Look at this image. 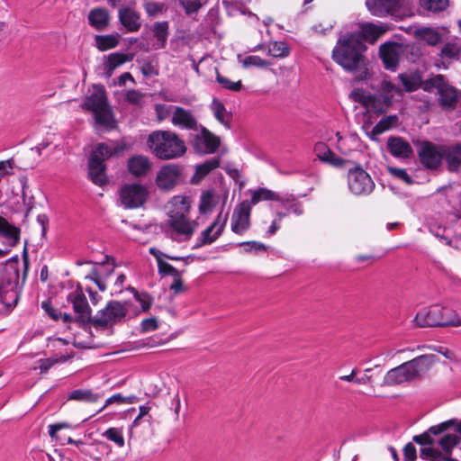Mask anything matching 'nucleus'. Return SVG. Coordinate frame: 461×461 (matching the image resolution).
Returning <instances> with one entry per match:
<instances>
[{"label":"nucleus","instance_id":"b1692460","mask_svg":"<svg viewBox=\"0 0 461 461\" xmlns=\"http://www.w3.org/2000/svg\"><path fill=\"white\" fill-rule=\"evenodd\" d=\"M447 166L451 172H461V142L452 146H445L443 149Z\"/></svg>","mask_w":461,"mask_h":461},{"label":"nucleus","instance_id":"f03ea898","mask_svg":"<svg viewBox=\"0 0 461 461\" xmlns=\"http://www.w3.org/2000/svg\"><path fill=\"white\" fill-rule=\"evenodd\" d=\"M148 145L158 158L169 160L180 158L186 151L183 140L170 131H155L149 135Z\"/></svg>","mask_w":461,"mask_h":461},{"label":"nucleus","instance_id":"5701e85b","mask_svg":"<svg viewBox=\"0 0 461 461\" xmlns=\"http://www.w3.org/2000/svg\"><path fill=\"white\" fill-rule=\"evenodd\" d=\"M171 122L175 126L183 129L191 130L195 129L197 126V121L193 113L180 106L175 107Z\"/></svg>","mask_w":461,"mask_h":461},{"label":"nucleus","instance_id":"1a4fd4ad","mask_svg":"<svg viewBox=\"0 0 461 461\" xmlns=\"http://www.w3.org/2000/svg\"><path fill=\"white\" fill-rule=\"evenodd\" d=\"M147 188L140 184H128L122 186L119 192L120 200L126 208L141 206L148 198Z\"/></svg>","mask_w":461,"mask_h":461},{"label":"nucleus","instance_id":"c03bdc74","mask_svg":"<svg viewBox=\"0 0 461 461\" xmlns=\"http://www.w3.org/2000/svg\"><path fill=\"white\" fill-rule=\"evenodd\" d=\"M289 53L290 49L284 41H273L268 45L267 54L274 58H285Z\"/></svg>","mask_w":461,"mask_h":461},{"label":"nucleus","instance_id":"79ce46f5","mask_svg":"<svg viewBox=\"0 0 461 461\" xmlns=\"http://www.w3.org/2000/svg\"><path fill=\"white\" fill-rule=\"evenodd\" d=\"M461 53V40L452 39L441 50L442 56L448 59H457Z\"/></svg>","mask_w":461,"mask_h":461},{"label":"nucleus","instance_id":"864d4df0","mask_svg":"<svg viewBox=\"0 0 461 461\" xmlns=\"http://www.w3.org/2000/svg\"><path fill=\"white\" fill-rule=\"evenodd\" d=\"M108 440L114 442L118 447H122L125 444L122 429L117 428H109L104 434Z\"/></svg>","mask_w":461,"mask_h":461},{"label":"nucleus","instance_id":"a878e982","mask_svg":"<svg viewBox=\"0 0 461 461\" xmlns=\"http://www.w3.org/2000/svg\"><path fill=\"white\" fill-rule=\"evenodd\" d=\"M151 31L156 41L152 44V50H159L165 48L169 34V24L167 22H157Z\"/></svg>","mask_w":461,"mask_h":461},{"label":"nucleus","instance_id":"393cba45","mask_svg":"<svg viewBox=\"0 0 461 461\" xmlns=\"http://www.w3.org/2000/svg\"><path fill=\"white\" fill-rule=\"evenodd\" d=\"M400 0H366L368 10L376 16H384L395 9Z\"/></svg>","mask_w":461,"mask_h":461},{"label":"nucleus","instance_id":"e433bc0d","mask_svg":"<svg viewBox=\"0 0 461 461\" xmlns=\"http://www.w3.org/2000/svg\"><path fill=\"white\" fill-rule=\"evenodd\" d=\"M133 59V55H128L119 52H114L107 57V62L105 64V68L111 75L113 71L118 68L119 66L124 64L127 61H131Z\"/></svg>","mask_w":461,"mask_h":461},{"label":"nucleus","instance_id":"7c9ffc66","mask_svg":"<svg viewBox=\"0 0 461 461\" xmlns=\"http://www.w3.org/2000/svg\"><path fill=\"white\" fill-rule=\"evenodd\" d=\"M398 124V117L396 115H389L383 117L375 126L373 127L370 132H367L369 138L373 140L383 132L390 130Z\"/></svg>","mask_w":461,"mask_h":461},{"label":"nucleus","instance_id":"5fc2aeb1","mask_svg":"<svg viewBox=\"0 0 461 461\" xmlns=\"http://www.w3.org/2000/svg\"><path fill=\"white\" fill-rule=\"evenodd\" d=\"M216 80L223 88L230 91L237 92L240 91L242 87L240 80L234 82L228 77L220 75L219 73L217 74Z\"/></svg>","mask_w":461,"mask_h":461},{"label":"nucleus","instance_id":"49530a36","mask_svg":"<svg viewBox=\"0 0 461 461\" xmlns=\"http://www.w3.org/2000/svg\"><path fill=\"white\" fill-rule=\"evenodd\" d=\"M416 35L429 45H436L440 41L439 33L430 28H421L416 31Z\"/></svg>","mask_w":461,"mask_h":461},{"label":"nucleus","instance_id":"13d9d810","mask_svg":"<svg viewBox=\"0 0 461 461\" xmlns=\"http://www.w3.org/2000/svg\"><path fill=\"white\" fill-rule=\"evenodd\" d=\"M144 10L150 17H156L164 11V4L149 1L143 5Z\"/></svg>","mask_w":461,"mask_h":461},{"label":"nucleus","instance_id":"f8f14e48","mask_svg":"<svg viewBox=\"0 0 461 461\" xmlns=\"http://www.w3.org/2000/svg\"><path fill=\"white\" fill-rule=\"evenodd\" d=\"M442 306L435 304L419 311L413 320L419 327H437L442 325Z\"/></svg>","mask_w":461,"mask_h":461},{"label":"nucleus","instance_id":"cd10ccee","mask_svg":"<svg viewBox=\"0 0 461 461\" xmlns=\"http://www.w3.org/2000/svg\"><path fill=\"white\" fill-rule=\"evenodd\" d=\"M314 152L319 159L323 162L335 167H342L344 165V159L337 157L323 142H319L315 145Z\"/></svg>","mask_w":461,"mask_h":461},{"label":"nucleus","instance_id":"a18cd8bd","mask_svg":"<svg viewBox=\"0 0 461 461\" xmlns=\"http://www.w3.org/2000/svg\"><path fill=\"white\" fill-rule=\"evenodd\" d=\"M113 271V266H104V264H95L91 272L86 276V279L97 282L100 278H104Z\"/></svg>","mask_w":461,"mask_h":461},{"label":"nucleus","instance_id":"e2e57ef3","mask_svg":"<svg viewBox=\"0 0 461 461\" xmlns=\"http://www.w3.org/2000/svg\"><path fill=\"white\" fill-rule=\"evenodd\" d=\"M287 212H277L274 220L272 221L267 233L269 236H273L281 227L283 219L287 215Z\"/></svg>","mask_w":461,"mask_h":461},{"label":"nucleus","instance_id":"774afa93","mask_svg":"<svg viewBox=\"0 0 461 461\" xmlns=\"http://www.w3.org/2000/svg\"><path fill=\"white\" fill-rule=\"evenodd\" d=\"M158 270L160 273L165 275H170L173 277L181 276L180 272L177 269H176L170 264L164 262L162 260H158Z\"/></svg>","mask_w":461,"mask_h":461},{"label":"nucleus","instance_id":"2f4dec72","mask_svg":"<svg viewBox=\"0 0 461 461\" xmlns=\"http://www.w3.org/2000/svg\"><path fill=\"white\" fill-rule=\"evenodd\" d=\"M361 34L360 37L362 41L365 39L366 41L374 43L379 37H381L385 32L386 28L382 25L374 24L371 23H363L360 26Z\"/></svg>","mask_w":461,"mask_h":461},{"label":"nucleus","instance_id":"423d86ee","mask_svg":"<svg viewBox=\"0 0 461 461\" xmlns=\"http://www.w3.org/2000/svg\"><path fill=\"white\" fill-rule=\"evenodd\" d=\"M128 302L111 301L106 306L98 311L93 317L92 326L96 329H106L121 321L128 312Z\"/></svg>","mask_w":461,"mask_h":461},{"label":"nucleus","instance_id":"dca6fc26","mask_svg":"<svg viewBox=\"0 0 461 461\" xmlns=\"http://www.w3.org/2000/svg\"><path fill=\"white\" fill-rule=\"evenodd\" d=\"M180 168L176 165L163 167L157 175L156 183L159 189L171 190L179 181Z\"/></svg>","mask_w":461,"mask_h":461},{"label":"nucleus","instance_id":"ddd939ff","mask_svg":"<svg viewBox=\"0 0 461 461\" xmlns=\"http://www.w3.org/2000/svg\"><path fill=\"white\" fill-rule=\"evenodd\" d=\"M403 53L402 44L387 42L380 46L379 54L385 68L394 71Z\"/></svg>","mask_w":461,"mask_h":461},{"label":"nucleus","instance_id":"4be33fe9","mask_svg":"<svg viewBox=\"0 0 461 461\" xmlns=\"http://www.w3.org/2000/svg\"><path fill=\"white\" fill-rule=\"evenodd\" d=\"M120 23L128 32H138L141 27L140 14L131 7L127 6L119 10Z\"/></svg>","mask_w":461,"mask_h":461},{"label":"nucleus","instance_id":"09e8293b","mask_svg":"<svg viewBox=\"0 0 461 461\" xmlns=\"http://www.w3.org/2000/svg\"><path fill=\"white\" fill-rule=\"evenodd\" d=\"M390 105H385L382 95H371L366 108L375 113H385Z\"/></svg>","mask_w":461,"mask_h":461},{"label":"nucleus","instance_id":"7ed1b4c3","mask_svg":"<svg viewBox=\"0 0 461 461\" xmlns=\"http://www.w3.org/2000/svg\"><path fill=\"white\" fill-rule=\"evenodd\" d=\"M169 224L176 236L188 240L197 228L194 221H189L187 214L190 209V201L185 196H174L168 203Z\"/></svg>","mask_w":461,"mask_h":461},{"label":"nucleus","instance_id":"0eeeda50","mask_svg":"<svg viewBox=\"0 0 461 461\" xmlns=\"http://www.w3.org/2000/svg\"><path fill=\"white\" fill-rule=\"evenodd\" d=\"M348 186L353 194L366 196L374 191L375 184L366 170L356 167L348 171Z\"/></svg>","mask_w":461,"mask_h":461},{"label":"nucleus","instance_id":"de8ad7c7","mask_svg":"<svg viewBox=\"0 0 461 461\" xmlns=\"http://www.w3.org/2000/svg\"><path fill=\"white\" fill-rule=\"evenodd\" d=\"M399 79L407 92L414 91L421 85V79L418 75L401 74Z\"/></svg>","mask_w":461,"mask_h":461},{"label":"nucleus","instance_id":"052dcab7","mask_svg":"<svg viewBox=\"0 0 461 461\" xmlns=\"http://www.w3.org/2000/svg\"><path fill=\"white\" fill-rule=\"evenodd\" d=\"M73 425L68 422H59L56 424L49 425V434L52 439L61 440V437L58 434L60 429H73Z\"/></svg>","mask_w":461,"mask_h":461},{"label":"nucleus","instance_id":"338daca9","mask_svg":"<svg viewBox=\"0 0 461 461\" xmlns=\"http://www.w3.org/2000/svg\"><path fill=\"white\" fill-rule=\"evenodd\" d=\"M370 96L371 95L359 88L354 89L350 94V97L355 102L360 103L364 106H366V104L369 102Z\"/></svg>","mask_w":461,"mask_h":461},{"label":"nucleus","instance_id":"c9c22d12","mask_svg":"<svg viewBox=\"0 0 461 461\" xmlns=\"http://www.w3.org/2000/svg\"><path fill=\"white\" fill-rule=\"evenodd\" d=\"M281 196L279 194L267 189V188H258L252 192L251 201L249 202L251 206L258 203L261 201H280Z\"/></svg>","mask_w":461,"mask_h":461},{"label":"nucleus","instance_id":"4c0bfd02","mask_svg":"<svg viewBox=\"0 0 461 461\" xmlns=\"http://www.w3.org/2000/svg\"><path fill=\"white\" fill-rule=\"evenodd\" d=\"M212 110L217 121L229 128L231 114L226 110L224 104L218 100H213Z\"/></svg>","mask_w":461,"mask_h":461},{"label":"nucleus","instance_id":"37998d69","mask_svg":"<svg viewBox=\"0 0 461 461\" xmlns=\"http://www.w3.org/2000/svg\"><path fill=\"white\" fill-rule=\"evenodd\" d=\"M219 165L220 159L218 158H212L205 162L196 166L195 176L198 177V180H201L212 170L217 168Z\"/></svg>","mask_w":461,"mask_h":461},{"label":"nucleus","instance_id":"c756f323","mask_svg":"<svg viewBox=\"0 0 461 461\" xmlns=\"http://www.w3.org/2000/svg\"><path fill=\"white\" fill-rule=\"evenodd\" d=\"M88 176L92 182L97 185H103L106 184L107 178L105 175V165L89 159Z\"/></svg>","mask_w":461,"mask_h":461},{"label":"nucleus","instance_id":"9b49d317","mask_svg":"<svg viewBox=\"0 0 461 461\" xmlns=\"http://www.w3.org/2000/svg\"><path fill=\"white\" fill-rule=\"evenodd\" d=\"M252 206L248 200L240 203L233 210L230 218V230L238 234L243 235L250 228V213Z\"/></svg>","mask_w":461,"mask_h":461},{"label":"nucleus","instance_id":"8fccbe9b","mask_svg":"<svg viewBox=\"0 0 461 461\" xmlns=\"http://www.w3.org/2000/svg\"><path fill=\"white\" fill-rule=\"evenodd\" d=\"M217 203V200L212 191H207L202 194L199 209L203 213L211 212Z\"/></svg>","mask_w":461,"mask_h":461},{"label":"nucleus","instance_id":"0e129e2a","mask_svg":"<svg viewBox=\"0 0 461 461\" xmlns=\"http://www.w3.org/2000/svg\"><path fill=\"white\" fill-rule=\"evenodd\" d=\"M145 95L138 90H129L126 93L125 99L132 104L140 105L143 103Z\"/></svg>","mask_w":461,"mask_h":461},{"label":"nucleus","instance_id":"9d476101","mask_svg":"<svg viewBox=\"0 0 461 461\" xmlns=\"http://www.w3.org/2000/svg\"><path fill=\"white\" fill-rule=\"evenodd\" d=\"M445 146H438L429 141L418 143V155L421 164L427 168L436 169L444 158Z\"/></svg>","mask_w":461,"mask_h":461},{"label":"nucleus","instance_id":"72a5a7b5","mask_svg":"<svg viewBox=\"0 0 461 461\" xmlns=\"http://www.w3.org/2000/svg\"><path fill=\"white\" fill-rule=\"evenodd\" d=\"M120 42L119 34L95 35V45L100 51L114 49Z\"/></svg>","mask_w":461,"mask_h":461},{"label":"nucleus","instance_id":"412c9836","mask_svg":"<svg viewBox=\"0 0 461 461\" xmlns=\"http://www.w3.org/2000/svg\"><path fill=\"white\" fill-rule=\"evenodd\" d=\"M387 149L393 157L402 159L411 158L413 153L410 143L398 136H392L388 138Z\"/></svg>","mask_w":461,"mask_h":461},{"label":"nucleus","instance_id":"f704fd0d","mask_svg":"<svg viewBox=\"0 0 461 461\" xmlns=\"http://www.w3.org/2000/svg\"><path fill=\"white\" fill-rule=\"evenodd\" d=\"M378 89L383 93L381 95L383 96L384 102L385 105H391L393 103V97L395 95H402V90L392 84L387 79H383L380 82Z\"/></svg>","mask_w":461,"mask_h":461},{"label":"nucleus","instance_id":"473e14b6","mask_svg":"<svg viewBox=\"0 0 461 461\" xmlns=\"http://www.w3.org/2000/svg\"><path fill=\"white\" fill-rule=\"evenodd\" d=\"M0 234L9 240L10 246H15L20 240V230L11 225L0 216Z\"/></svg>","mask_w":461,"mask_h":461},{"label":"nucleus","instance_id":"a211bd4d","mask_svg":"<svg viewBox=\"0 0 461 461\" xmlns=\"http://www.w3.org/2000/svg\"><path fill=\"white\" fill-rule=\"evenodd\" d=\"M193 145L196 151L210 154L217 149L220 145V140L206 129L203 128L201 132L196 134Z\"/></svg>","mask_w":461,"mask_h":461},{"label":"nucleus","instance_id":"a19ab883","mask_svg":"<svg viewBox=\"0 0 461 461\" xmlns=\"http://www.w3.org/2000/svg\"><path fill=\"white\" fill-rule=\"evenodd\" d=\"M68 398L78 402H95L99 399V395L88 389H77L72 391Z\"/></svg>","mask_w":461,"mask_h":461},{"label":"nucleus","instance_id":"603ef678","mask_svg":"<svg viewBox=\"0 0 461 461\" xmlns=\"http://www.w3.org/2000/svg\"><path fill=\"white\" fill-rule=\"evenodd\" d=\"M421 6L431 12H440L447 8L448 0H420Z\"/></svg>","mask_w":461,"mask_h":461},{"label":"nucleus","instance_id":"20e7f679","mask_svg":"<svg viewBox=\"0 0 461 461\" xmlns=\"http://www.w3.org/2000/svg\"><path fill=\"white\" fill-rule=\"evenodd\" d=\"M425 91L437 90L438 104L443 110H453L461 100V92L451 86L442 75L434 76L423 82Z\"/></svg>","mask_w":461,"mask_h":461},{"label":"nucleus","instance_id":"c85d7f7f","mask_svg":"<svg viewBox=\"0 0 461 461\" xmlns=\"http://www.w3.org/2000/svg\"><path fill=\"white\" fill-rule=\"evenodd\" d=\"M150 166L149 159L142 155L134 156L128 161V169L135 176L146 175Z\"/></svg>","mask_w":461,"mask_h":461},{"label":"nucleus","instance_id":"aec40b11","mask_svg":"<svg viewBox=\"0 0 461 461\" xmlns=\"http://www.w3.org/2000/svg\"><path fill=\"white\" fill-rule=\"evenodd\" d=\"M436 361L437 357L435 355L428 354L419 356L410 361H407V364L411 372V375L415 380L429 371Z\"/></svg>","mask_w":461,"mask_h":461},{"label":"nucleus","instance_id":"58836bf2","mask_svg":"<svg viewBox=\"0 0 461 461\" xmlns=\"http://www.w3.org/2000/svg\"><path fill=\"white\" fill-rule=\"evenodd\" d=\"M442 325L459 327L461 326V313L456 311L442 306Z\"/></svg>","mask_w":461,"mask_h":461},{"label":"nucleus","instance_id":"6ab92c4d","mask_svg":"<svg viewBox=\"0 0 461 461\" xmlns=\"http://www.w3.org/2000/svg\"><path fill=\"white\" fill-rule=\"evenodd\" d=\"M413 376L407 362L389 370L384 378V384L395 385L405 382L412 381Z\"/></svg>","mask_w":461,"mask_h":461},{"label":"nucleus","instance_id":"6e6d98bb","mask_svg":"<svg viewBox=\"0 0 461 461\" xmlns=\"http://www.w3.org/2000/svg\"><path fill=\"white\" fill-rule=\"evenodd\" d=\"M175 105H167L164 104H158L155 105V112L158 122H162L168 118L170 115L173 116V111Z\"/></svg>","mask_w":461,"mask_h":461},{"label":"nucleus","instance_id":"f3484780","mask_svg":"<svg viewBox=\"0 0 461 461\" xmlns=\"http://www.w3.org/2000/svg\"><path fill=\"white\" fill-rule=\"evenodd\" d=\"M454 423V420H449L438 425L431 426L426 432L414 436L413 441L422 446L433 447L436 444V439L433 437L439 436L447 431L452 428Z\"/></svg>","mask_w":461,"mask_h":461},{"label":"nucleus","instance_id":"f257e3e1","mask_svg":"<svg viewBox=\"0 0 461 461\" xmlns=\"http://www.w3.org/2000/svg\"><path fill=\"white\" fill-rule=\"evenodd\" d=\"M366 45L359 33H351L339 39L332 52L333 59L348 71H353L362 62Z\"/></svg>","mask_w":461,"mask_h":461},{"label":"nucleus","instance_id":"39448f33","mask_svg":"<svg viewBox=\"0 0 461 461\" xmlns=\"http://www.w3.org/2000/svg\"><path fill=\"white\" fill-rule=\"evenodd\" d=\"M82 109L91 111L97 124L104 127L113 125L112 112L107 104L106 94L103 86H94L93 92L82 104Z\"/></svg>","mask_w":461,"mask_h":461},{"label":"nucleus","instance_id":"6e6552de","mask_svg":"<svg viewBox=\"0 0 461 461\" xmlns=\"http://www.w3.org/2000/svg\"><path fill=\"white\" fill-rule=\"evenodd\" d=\"M67 300L72 304L76 321L92 324V310L80 285L68 294Z\"/></svg>","mask_w":461,"mask_h":461},{"label":"nucleus","instance_id":"680f3d73","mask_svg":"<svg viewBox=\"0 0 461 461\" xmlns=\"http://www.w3.org/2000/svg\"><path fill=\"white\" fill-rule=\"evenodd\" d=\"M129 289L134 293V297L140 303L142 312L148 311L152 303L149 295L145 293L140 294L132 287H130Z\"/></svg>","mask_w":461,"mask_h":461},{"label":"nucleus","instance_id":"bf43d9fd","mask_svg":"<svg viewBox=\"0 0 461 461\" xmlns=\"http://www.w3.org/2000/svg\"><path fill=\"white\" fill-rule=\"evenodd\" d=\"M388 173L393 176V177L402 180V182L411 185L412 183V179L408 175L407 171L402 168H397L393 167H387Z\"/></svg>","mask_w":461,"mask_h":461},{"label":"nucleus","instance_id":"bb28decb","mask_svg":"<svg viewBox=\"0 0 461 461\" xmlns=\"http://www.w3.org/2000/svg\"><path fill=\"white\" fill-rule=\"evenodd\" d=\"M89 24L97 31L104 30L110 22V15L106 9L97 7L89 12Z\"/></svg>","mask_w":461,"mask_h":461},{"label":"nucleus","instance_id":"ea45409f","mask_svg":"<svg viewBox=\"0 0 461 461\" xmlns=\"http://www.w3.org/2000/svg\"><path fill=\"white\" fill-rule=\"evenodd\" d=\"M282 206L294 214L300 216L303 213V207L293 195L281 196L279 201Z\"/></svg>","mask_w":461,"mask_h":461},{"label":"nucleus","instance_id":"4468645a","mask_svg":"<svg viewBox=\"0 0 461 461\" xmlns=\"http://www.w3.org/2000/svg\"><path fill=\"white\" fill-rule=\"evenodd\" d=\"M127 149V146L124 142H116L110 141L106 143H100L96 146V148L93 150L90 160L97 161L103 163L111 158L112 156H116Z\"/></svg>","mask_w":461,"mask_h":461},{"label":"nucleus","instance_id":"69168bd1","mask_svg":"<svg viewBox=\"0 0 461 461\" xmlns=\"http://www.w3.org/2000/svg\"><path fill=\"white\" fill-rule=\"evenodd\" d=\"M179 2L187 14L197 12L202 6L200 0H179Z\"/></svg>","mask_w":461,"mask_h":461},{"label":"nucleus","instance_id":"4d7b16f0","mask_svg":"<svg viewBox=\"0 0 461 461\" xmlns=\"http://www.w3.org/2000/svg\"><path fill=\"white\" fill-rule=\"evenodd\" d=\"M134 400H135V396L125 397V396H122L121 393H116V394H113V396L109 397L106 400L105 404L100 409L99 411H102L107 406H109L113 403H119V404L128 403V404H130V403H133Z\"/></svg>","mask_w":461,"mask_h":461},{"label":"nucleus","instance_id":"2eb2a0df","mask_svg":"<svg viewBox=\"0 0 461 461\" xmlns=\"http://www.w3.org/2000/svg\"><path fill=\"white\" fill-rule=\"evenodd\" d=\"M228 220V213L221 212L214 221L202 233L198 246L208 245L214 242L222 233Z\"/></svg>","mask_w":461,"mask_h":461},{"label":"nucleus","instance_id":"3c124183","mask_svg":"<svg viewBox=\"0 0 461 461\" xmlns=\"http://www.w3.org/2000/svg\"><path fill=\"white\" fill-rule=\"evenodd\" d=\"M241 63L245 68H249L250 67L265 68L271 65L269 61L254 55L246 57L241 60Z\"/></svg>","mask_w":461,"mask_h":461}]
</instances>
